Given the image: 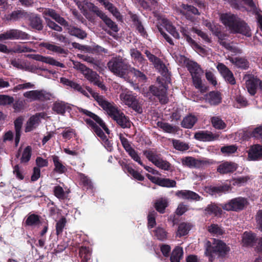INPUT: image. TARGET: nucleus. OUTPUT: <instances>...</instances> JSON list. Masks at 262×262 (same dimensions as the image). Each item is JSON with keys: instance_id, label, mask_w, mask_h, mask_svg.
Wrapping results in <instances>:
<instances>
[{"instance_id": "42", "label": "nucleus", "mask_w": 262, "mask_h": 262, "mask_svg": "<svg viewBox=\"0 0 262 262\" xmlns=\"http://www.w3.org/2000/svg\"><path fill=\"white\" fill-rule=\"evenodd\" d=\"M229 60L230 62L240 68L246 69L249 66L248 61L243 58H230Z\"/></svg>"}, {"instance_id": "54", "label": "nucleus", "mask_w": 262, "mask_h": 262, "mask_svg": "<svg viewBox=\"0 0 262 262\" xmlns=\"http://www.w3.org/2000/svg\"><path fill=\"white\" fill-rule=\"evenodd\" d=\"M173 146L175 149L180 151H185L189 148L188 144L178 140H172Z\"/></svg>"}, {"instance_id": "53", "label": "nucleus", "mask_w": 262, "mask_h": 262, "mask_svg": "<svg viewBox=\"0 0 262 262\" xmlns=\"http://www.w3.org/2000/svg\"><path fill=\"white\" fill-rule=\"evenodd\" d=\"M168 202L166 199H160L155 203V208L160 213H163L165 208L167 206Z\"/></svg>"}, {"instance_id": "40", "label": "nucleus", "mask_w": 262, "mask_h": 262, "mask_svg": "<svg viewBox=\"0 0 262 262\" xmlns=\"http://www.w3.org/2000/svg\"><path fill=\"white\" fill-rule=\"evenodd\" d=\"M124 171L129 174H130L133 178L139 181H142L144 180V177L142 176L139 172L135 170L132 167L128 165H125L123 167Z\"/></svg>"}, {"instance_id": "59", "label": "nucleus", "mask_w": 262, "mask_h": 262, "mask_svg": "<svg viewBox=\"0 0 262 262\" xmlns=\"http://www.w3.org/2000/svg\"><path fill=\"white\" fill-rule=\"evenodd\" d=\"M250 179L248 176H243L232 180V184L234 186H241L245 184Z\"/></svg>"}, {"instance_id": "64", "label": "nucleus", "mask_w": 262, "mask_h": 262, "mask_svg": "<svg viewBox=\"0 0 262 262\" xmlns=\"http://www.w3.org/2000/svg\"><path fill=\"white\" fill-rule=\"evenodd\" d=\"M11 64L18 69H24L26 67L25 63L20 59H13L11 60Z\"/></svg>"}, {"instance_id": "28", "label": "nucleus", "mask_w": 262, "mask_h": 262, "mask_svg": "<svg viewBox=\"0 0 262 262\" xmlns=\"http://www.w3.org/2000/svg\"><path fill=\"white\" fill-rule=\"evenodd\" d=\"M150 90L154 95L159 97L160 101L162 103H166L167 102V98L166 96V89L164 86H162L161 91H159L156 86H152L150 88Z\"/></svg>"}, {"instance_id": "4", "label": "nucleus", "mask_w": 262, "mask_h": 262, "mask_svg": "<svg viewBox=\"0 0 262 262\" xmlns=\"http://www.w3.org/2000/svg\"><path fill=\"white\" fill-rule=\"evenodd\" d=\"M75 2L79 9L85 11L88 8L102 19L105 24L114 31L117 32L118 31L117 26L93 4L89 2L87 0L83 1L82 4L78 0L75 1Z\"/></svg>"}, {"instance_id": "10", "label": "nucleus", "mask_w": 262, "mask_h": 262, "mask_svg": "<svg viewBox=\"0 0 262 262\" xmlns=\"http://www.w3.org/2000/svg\"><path fill=\"white\" fill-rule=\"evenodd\" d=\"M248 204V202L247 199L243 197H237L222 205V207L226 211L238 212L244 209Z\"/></svg>"}, {"instance_id": "55", "label": "nucleus", "mask_w": 262, "mask_h": 262, "mask_svg": "<svg viewBox=\"0 0 262 262\" xmlns=\"http://www.w3.org/2000/svg\"><path fill=\"white\" fill-rule=\"evenodd\" d=\"M237 147L234 145L225 146L221 148V151L225 156H230L235 153L237 150Z\"/></svg>"}, {"instance_id": "47", "label": "nucleus", "mask_w": 262, "mask_h": 262, "mask_svg": "<svg viewBox=\"0 0 262 262\" xmlns=\"http://www.w3.org/2000/svg\"><path fill=\"white\" fill-rule=\"evenodd\" d=\"M157 126L164 132L168 133H173L177 131L176 127L166 122L159 121L157 122Z\"/></svg>"}, {"instance_id": "1", "label": "nucleus", "mask_w": 262, "mask_h": 262, "mask_svg": "<svg viewBox=\"0 0 262 262\" xmlns=\"http://www.w3.org/2000/svg\"><path fill=\"white\" fill-rule=\"evenodd\" d=\"M94 99L98 104L107 113V114L117 124L122 128H129L130 126V122L125 115L118 109L113 103L107 101L102 96L99 95L97 93L93 92L91 89H88Z\"/></svg>"}, {"instance_id": "39", "label": "nucleus", "mask_w": 262, "mask_h": 262, "mask_svg": "<svg viewBox=\"0 0 262 262\" xmlns=\"http://www.w3.org/2000/svg\"><path fill=\"white\" fill-rule=\"evenodd\" d=\"M191 225L187 223H181L178 227L177 235L181 237L186 235L191 229Z\"/></svg>"}, {"instance_id": "25", "label": "nucleus", "mask_w": 262, "mask_h": 262, "mask_svg": "<svg viewBox=\"0 0 262 262\" xmlns=\"http://www.w3.org/2000/svg\"><path fill=\"white\" fill-rule=\"evenodd\" d=\"M262 157V146L256 144L252 146L249 150L248 159L256 160Z\"/></svg>"}, {"instance_id": "19", "label": "nucleus", "mask_w": 262, "mask_h": 262, "mask_svg": "<svg viewBox=\"0 0 262 262\" xmlns=\"http://www.w3.org/2000/svg\"><path fill=\"white\" fill-rule=\"evenodd\" d=\"M236 163L226 161L221 163L217 168V171L221 174H226L233 172L237 168Z\"/></svg>"}, {"instance_id": "21", "label": "nucleus", "mask_w": 262, "mask_h": 262, "mask_svg": "<svg viewBox=\"0 0 262 262\" xmlns=\"http://www.w3.org/2000/svg\"><path fill=\"white\" fill-rule=\"evenodd\" d=\"M217 69L227 81L231 84L235 83L232 73L224 64L219 63Z\"/></svg>"}, {"instance_id": "34", "label": "nucleus", "mask_w": 262, "mask_h": 262, "mask_svg": "<svg viewBox=\"0 0 262 262\" xmlns=\"http://www.w3.org/2000/svg\"><path fill=\"white\" fill-rule=\"evenodd\" d=\"M181 7V13L185 15L188 19L190 18L192 14H199L198 9L193 6L182 4Z\"/></svg>"}, {"instance_id": "23", "label": "nucleus", "mask_w": 262, "mask_h": 262, "mask_svg": "<svg viewBox=\"0 0 262 262\" xmlns=\"http://www.w3.org/2000/svg\"><path fill=\"white\" fill-rule=\"evenodd\" d=\"M78 110L79 111L82 113L83 114H84L86 116L90 117L91 118L93 119L94 121H96V123H97L99 125L100 127L102 128V129L107 134H109V129L106 126L103 121L98 116L82 108H78Z\"/></svg>"}, {"instance_id": "26", "label": "nucleus", "mask_w": 262, "mask_h": 262, "mask_svg": "<svg viewBox=\"0 0 262 262\" xmlns=\"http://www.w3.org/2000/svg\"><path fill=\"white\" fill-rule=\"evenodd\" d=\"M176 195L184 199H190L195 201H200L202 199L199 194L190 190H180L176 192Z\"/></svg>"}, {"instance_id": "57", "label": "nucleus", "mask_w": 262, "mask_h": 262, "mask_svg": "<svg viewBox=\"0 0 262 262\" xmlns=\"http://www.w3.org/2000/svg\"><path fill=\"white\" fill-rule=\"evenodd\" d=\"M30 25L33 28L38 30L42 29L41 20L40 18L37 16L32 17L30 19Z\"/></svg>"}, {"instance_id": "27", "label": "nucleus", "mask_w": 262, "mask_h": 262, "mask_svg": "<svg viewBox=\"0 0 262 262\" xmlns=\"http://www.w3.org/2000/svg\"><path fill=\"white\" fill-rule=\"evenodd\" d=\"M70 106L63 101H56L53 105L52 110L56 113L63 115L65 112L70 110Z\"/></svg>"}, {"instance_id": "22", "label": "nucleus", "mask_w": 262, "mask_h": 262, "mask_svg": "<svg viewBox=\"0 0 262 262\" xmlns=\"http://www.w3.org/2000/svg\"><path fill=\"white\" fill-rule=\"evenodd\" d=\"M159 24L165 28V29L171 34L174 38H179L180 35L176 28L171 23L165 18H161L159 19Z\"/></svg>"}, {"instance_id": "51", "label": "nucleus", "mask_w": 262, "mask_h": 262, "mask_svg": "<svg viewBox=\"0 0 262 262\" xmlns=\"http://www.w3.org/2000/svg\"><path fill=\"white\" fill-rule=\"evenodd\" d=\"M205 211L208 214H213L216 216L220 215L222 213V209L216 205H209L205 209Z\"/></svg>"}, {"instance_id": "62", "label": "nucleus", "mask_w": 262, "mask_h": 262, "mask_svg": "<svg viewBox=\"0 0 262 262\" xmlns=\"http://www.w3.org/2000/svg\"><path fill=\"white\" fill-rule=\"evenodd\" d=\"M246 84L248 92L251 95H254L256 93V85L254 82L252 80H249L246 81Z\"/></svg>"}, {"instance_id": "9", "label": "nucleus", "mask_w": 262, "mask_h": 262, "mask_svg": "<svg viewBox=\"0 0 262 262\" xmlns=\"http://www.w3.org/2000/svg\"><path fill=\"white\" fill-rule=\"evenodd\" d=\"M204 25L215 35L219 36L220 33L219 28L218 26H215L207 20L204 21ZM220 40V44L224 47L227 50L230 51L233 54H237L241 52V50L237 47V46L233 43H230L228 41L226 40L225 39L222 38L219 36Z\"/></svg>"}, {"instance_id": "2", "label": "nucleus", "mask_w": 262, "mask_h": 262, "mask_svg": "<svg viewBox=\"0 0 262 262\" xmlns=\"http://www.w3.org/2000/svg\"><path fill=\"white\" fill-rule=\"evenodd\" d=\"M107 67L115 75L125 79H128L129 74H133L139 81L146 79L143 73L126 63L120 57L112 58L107 63Z\"/></svg>"}, {"instance_id": "46", "label": "nucleus", "mask_w": 262, "mask_h": 262, "mask_svg": "<svg viewBox=\"0 0 262 262\" xmlns=\"http://www.w3.org/2000/svg\"><path fill=\"white\" fill-rule=\"evenodd\" d=\"M100 3H102L105 8L111 12L116 18H119L120 17V13L118 11L117 9L112 4L108 2H105L104 0H98Z\"/></svg>"}, {"instance_id": "3", "label": "nucleus", "mask_w": 262, "mask_h": 262, "mask_svg": "<svg viewBox=\"0 0 262 262\" xmlns=\"http://www.w3.org/2000/svg\"><path fill=\"white\" fill-rule=\"evenodd\" d=\"M177 60L181 64H184L187 68L192 76V81L194 86L200 90L201 92H203L204 89L202 84L201 75L202 71L199 66L191 60L187 59L185 57L180 56L177 57Z\"/></svg>"}, {"instance_id": "8", "label": "nucleus", "mask_w": 262, "mask_h": 262, "mask_svg": "<svg viewBox=\"0 0 262 262\" xmlns=\"http://www.w3.org/2000/svg\"><path fill=\"white\" fill-rule=\"evenodd\" d=\"M43 14L45 15L44 17L46 20L47 25L51 29L59 32H61L62 31V28L61 27L57 25L54 21L51 20L50 19L48 18L47 16H50L61 25L64 26H67V23L65 19L61 17L58 14L56 13L54 10L52 9H46L43 12Z\"/></svg>"}, {"instance_id": "35", "label": "nucleus", "mask_w": 262, "mask_h": 262, "mask_svg": "<svg viewBox=\"0 0 262 262\" xmlns=\"http://www.w3.org/2000/svg\"><path fill=\"white\" fill-rule=\"evenodd\" d=\"M85 121L92 127L93 131L100 137L102 141H104L106 139V136L104 133L91 119H85Z\"/></svg>"}, {"instance_id": "11", "label": "nucleus", "mask_w": 262, "mask_h": 262, "mask_svg": "<svg viewBox=\"0 0 262 262\" xmlns=\"http://www.w3.org/2000/svg\"><path fill=\"white\" fill-rule=\"evenodd\" d=\"M146 158L157 167L164 170H168L170 168V164L167 161L162 159L160 155L152 150H147L144 152Z\"/></svg>"}, {"instance_id": "43", "label": "nucleus", "mask_w": 262, "mask_h": 262, "mask_svg": "<svg viewBox=\"0 0 262 262\" xmlns=\"http://www.w3.org/2000/svg\"><path fill=\"white\" fill-rule=\"evenodd\" d=\"M183 251L182 248L177 247L173 251L170 257L171 262H180L183 256Z\"/></svg>"}, {"instance_id": "60", "label": "nucleus", "mask_w": 262, "mask_h": 262, "mask_svg": "<svg viewBox=\"0 0 262 262\" xmlns=\"http://www.w3.org/2000/svg\"><path fill=\"white\" fill-rule=\"evenodd\" d=\"M14 98L10 96L0 95V104L3 105H9L12 103Z\"/></svg>"}, {"instance_id": "49", "label": "nucleus", "mask_w": 262, "mask_h": 262, "mask_svg": "<svg viewBox=\"0 0 262 262\" xmlns=\"http://www.w3.org/2000/svg\"><path fill=\"white\" fill-rule=\"evenodd\" d=\"M230 189V187L228 186H223L220 187H210L207 188V191L211 194L214 195L216 193H220L222 192H225Z\"/></svg>"}, {"instance_id": "61", "label": "nucleus", "mask_w": 262, "mask_h": 262, "mask_svg": "<svg viewBox=\"0 0 262 262\" xmlns=\"http://www.w3.org/2000/svg\"><path fill=\"white\" fill-rule=\"evenodd\" d=\"M31 155V147L28 146L25 148L21 158V162H27L30 160Z\"/></svg>"}, {"instance_id": "20", "label": "nucleus", "mask_w": 262, "mask_h": 262, "mask_svg": "<svg viewBox=\"0 0 262 262\" xmlns=\"http://www.w3.org/2000/svg\"><path fill=\"white\" fill-rule=\"evenodd\" d=\"M194 138L199 141L207 142L217 140L219 136L209 131L202 130L196 132L194 134Z\"/></svg>"}, {"instance_id": "52", "label": "nucleus", "mask_w": 262, "mask_h": 262, "mask_svg": "<svg viewBox=\"0 0 262 262\" xmlns=\"http://www.w3.org/2000/svg\"><path fill=\"white\" fill-rule=\"evenodd\" d=\"M208 231L213 235H221L224 233L223 229L217 224H211L208 227Z\"/></svg>"}, {"instance_id": "12", "label": "nucleus", "mask_w": 262, "mask_h": 262, "mask_svg": "<svg viewBox=\"0 0 262 262\" xmlns=\"http://www.w3.org/2000/svg\"><path fill=\"white\" fill-rule=\"evenodd\" d=\"M24 96L28 101L47 100L50 99L51 95L44 90H33L24 93Z\"/></svg>"}, {"instance_id": "58", "label": "nucleus", "mask_w": 262, "mask_h": 262, "mask_svg": "<svg viewBox=\"0 0 262 262\" xmlns=\"http://www.w3.org/2000/svg\"><path fill=\"white\" fill-rule=\"evenodd\" d=\"M159 186L166 187H174L176 186V182L169 179L161 178Z\"/></svg>"}, {"instance_id": "41", "label": "nucleus", "mask_w": 262, "mask_h": 262, "mask_svg": "<svg viewBox=\"0 0 262 262\" xmlns=\"http://www.w3.org/2000/svg\"><path fill=\"white\" fill-rule=\"evenodd\" d=\"M197 118L193 115H188L184 118L182 125L183 127L187 128H191L196 123Z\"/></svg>"}, {"instance_id": "15", "label": "nucleus", "mask_w": 262, "mask_h": 262, "mask_svg": "<svg viewBox=\"0 0 262 262\" xmlns=\"http://www.w3.org/2000/svg\"><path fill=\"white\" fill-rule=\"evenodd\" d=\"M28 35L18 30L12 29L0 34V40L7 39H27Z\"/></svg>"}, {"instance_id": "29", "label": "nucleus", "mask_w": 262, "mask_h": 262, "mask_svg": "<svg viewBox=\"0 0 262 262\" xmlns=\"http://www.w3.org/2000/svg\"><path fill=\"white\" fill-rule=\"evenodd\" d=\"M235 27L237 31H232L231 32L241 33L246 36L251 35L249 27L244 21L239 19Z\"/></svg>"}, {"instance_id": "30", "label": "nucleus", "mask_w": 262, "mask_h": 262, "mask_svg": "<svg viewBox=\"0 0 262 262\" xmlns=\"http://www.w3.org/2000/svg\"><path fill=\"white\" fill-rule=\"evenodd\" d=\"M255 241V235L250 232H245L242 236V245L245 247H250Z\"/></svg>"}, {"instance_id": "38", "label": "nucleus", "mask_w": 262, "mask_h": 262, "mask_svg": "<svg viewBox=\"0 0 262 262\" xmlns=\"http://www.w3.org/2000/svg\"><path fill=\"white\" fill-rule=\"evenodd\" d=\"M221 94L217 92H211L207 96V99L212 105L220 103L221 101Z\"/></svg>"}, {"instance_id": "36", "label": "nucleus", "mask_w": 262, "mask_h": 262, "mask_svg": "<svg viewBox=\"0 0 262 262\" xmlns=\"http://www.w3.org/2000/svg\"><path fill=\"white\" fill-rule=\"evenodd\" d=\"M23 122V118L19 117L14 121V125L15 129V144L17 146L19 142L21 135V128Z\"/></svg>"}, {"instance_id": "13", "label": "nucleus", "mask_w": 262, "mask_h": 262, "mask_svg": "<svg viewBox=\"0 0 262 262\" xmlns=\"http://www.w3.org/2000/svg\"><path fill=\"white\" fill-rule=\"evenodd\" d=\"M45 113H36L31 116L25 124V132L26 133L30 132L36 129L40 124L41 119L45 118Z\"/></svg>"}, {"instance_id": "33", "label": "nucleus", "mask_w": 262, "mask_h": 262, "mask_svg": "<svg viewBox=\"0 0 262 262\" xmlns=\"http://www.w3.org/2000/svg\"><path fill=\"white\" fill-rule=\"evenodd\" d=\"M52 158L54 165V171L60 174L64 173L67 170V168L59 158L55 155L53 156Z\"/></svg>"}, {"instance_id": "45", "label": "nucleus", "mask_w": 262, "mask_h": 262, "mask_svg": "<svg viewBox=\"0 0 262 262\" xmlns=\"http://www.w3.org/2000/svg\"><path fill=\"white\" fill-rule=\"evenodd\" d=\"M212 126L217 129H223L226 127V123L220 117L214 116L211 118Z\"/></svg>"}, {"instance_id": "24", "label": "nucleus", "mask_w": 262, "mask_h": 262, "mask_svg": "<svg viewBox=\"0 0 262 262\" xmlns=\"http://www.w3.org/2000/svg\"><path fill=\"white\" fill-rule=\"evenodd\" d=\"M31 57L34 60L41 61L51 65L56 66L61 68L64 67V64L55 60L53 58L50 57H46L38 54L32 55Z\"/></svg>"}, {"instance_id": "18", "label": "nucleus", "mask_w": 262, "mask_h": 262, "mask_svg": "<svg viewBox=\"0 0 262 262\" xmlns=\"http://www.w3.org/2000/svg\"><path fill=\"white\" fill-rule=\"evenodd\" d=\"M145 54L146 55L148 59L151 61L155 67L162 74L166 75L167 72V69L162 62L155 55L151 54L149 51H146Z\"/></svg>"}, {"instance_id": "7", "label": "nucleus", "mask_w": 262, "mask_h": 262, "mask_svg": "<svg viewBox=\"0 0 262 262\" xmlns=\"http://www.w3.org/2000/svg\"><path fill=\"white\" fill-rule=\"evenodd\" d=\"M120 102L122 104L128 106L136 112L141 113L142 112L141 104L137 96L132 92L123 91L119 96Z\"/></svg>"}, {"instance_id": "17", "label": "nucleus", "mask_w": 262, "mask_h": 262, "mask_svg": "<svg viewBox=\"0 0 262 262\" xmlns=\"http://www.w3.org/2000/svg\"><path fill=\"white\" fill-rule=\"evenodd\" d=\"M182 163L190 168H200L209 164L206 159H196L192 157H186L182 160Z\"/></svg>"}, {"instance_id": "5", "label": "nucleus", "mask_w": 262, "mask_h": 262, "mask_svg": "<svg viewBox=\"0 0 262 262\" xmlns=\"http://www.w3.org/2000/svg\"><path fill=\"white\" fill-rule=\"evenodd\" d=\"M229 250V247L223 242L214 239L211 244L210 242L206 243L205 254L209 257V260L212 261L215 256H223Z\"/></svg>"}, {"instance_id": "56", "label": "nucleus", "mask_w": 262, "mask_h": 262, "mask_svg": "<svg viewBox=\"0 0 262 262\" xmlns=\"http://www.w3.org/2000/svg\"><path fill=\"white\" fill-rule=\"evenodd\" d=\"M39 219L38 215L31 214L29 215L26 221V224L30 226H35L39 224Z\"/></svg>"}, {"instance_id": "32", "label": "nucleus", "mask_w": 262, "mask_h": 262, "mask_svg": "<svg viewBox=\"0 0 262 262\" xmlns=\"http://www.w3.org/2000/svg\"><path fill=\"white\" fill-rule=\"evenodd\" d=\"M130 54L134 62L138 66H143L144 64L145 60L139 51L135 49H131L130 51Z\"/></svg>"}, {"instance_id": "44", "label": "nucleus", "mask_w": 262, "mask_h": 262, "mask_svg": "<svg viewBox=\"0 0 262 262\" xmlns=\"http://www.w3.org/2000/svg\"><path fill=\"white\" fill-rule=\"evenodd\" d=\"M79 255L82 260L85 262H91V251L86 247H82L79 250Z\"/></svg>"}, {"instance_id": "31", "label": "nucleus", "mask_w": 262, "mask_h": 262, "mask_svg": "<svg viewBox=\"0 0 262 262\" xmlns=\"http://www.w3.org/2000/svg\"><path fill=\"white\" fill-rule=\"evenodd\" d=\"M40 46L46 48L49 51H51L57 54H67V51L62 49L61 47L56 46L55 45L49 42H42L40 43Z\"/></svg>"}, {"instance_id": "63", "label": "nucleus", "mask_w": 262, "mask_h": 262, "mask_svg": "<svg viewBox=\"0 0 262 262\" xmlns=\"http://www.w3.org/2000/svg\"><path fill=\"white\" fill-rule=\"evenodd\" d=\"M132 158L136 162H138L140 165L143 166V164L140 159V157L133 148L127 151Z\"/></svg>"}, {"instance_id": "16", "label": "nucleus", "mask_w": 262, "mask_h": 262, "mask_svg": "<svg viewBox=\"0 0 262 262\" xmlns=\"http://www.w3.org/2000/svg\"><path fill=\"white\" fill-rule=\"evenodd\" d=\"M180 32L185 37V39L187 42L196 52L202 55L205 54V50L199 45H198L195 41L190 37L189 35V32L187 28L185 27H182L180 29Z\"/></svg>"}, {"instance_id": "14", "label": "nucleus", "mask_w": 262, "mask_h": 262, "mask_svg": "<svg viewBox=\"0 0 262 262\" xmlns=\"http://www.w3.org/2000/svg\"><path fill=\"white\" fill-rule=\"evenodd\" d=\"M220 19L221 22L231 32L237 31L235 25L238 23L239 18L230 13H222L220 15Z\"/></svg>"}, {"instance_id": "48", "label": "nucleus", "mask_w": 262, "mask_h": 262, "mask_svg": "<svg viewBox=\"0 0 262 262\" xmlns=\"http://www.w3.org/2000/svg\"><path fill=\"white\" fill-rule=\"evenodd\" d=\"M154 235L159 240L163 241L167 238V232L163 228L157 227L153 230Z\"/></svg>"}, {"instance_id": "50", "label": "nucleus", "mask_w": 262, "mask_h": 262, "mask_svg": "<svg viewBox=\"0 0 262 262\" xmlns=\"http://www.w3.org/2000/svg\"><path fill=\"white\" fill-rule=\"evenodd\" d=\"M69 33L73 36H76L79 38L83 39L86 36V33L81 30L75 28L70 27L68 28Z\"/></svg>"}, {"instance_id": "37", "label": "nucleus", "mask_w": 262, "mask_h": 262, "mask_svg": "<svg viewBox=\"0 0 262 262\" xmlns=\"http://www.w3.org/2000/svg\"><path fill=\"white\" fill-rule=\"evenodd\" d=\"M70 190L66 189L64 190L60 186H56L54 188V195L59 199L64 200L68 197V194L70 193Z\"/></svg>"}, {"instance_id": "6", "label": "nucleus", "mask_w": 262, "mask_h": 262, "mask_svg": "<svg viewBox=\"0 0 262 262\" xmlns=\"http://www.w3.org/2000/svg\"><path fill=\"white\" fill-rule=\"evenodd\" d=\"M73 67L80 71L89 81L97 85L102 90H106V87L102 82L99 80V76L95 72L92 71L78 61H73Z\"/></svg>"}]
</instances>
